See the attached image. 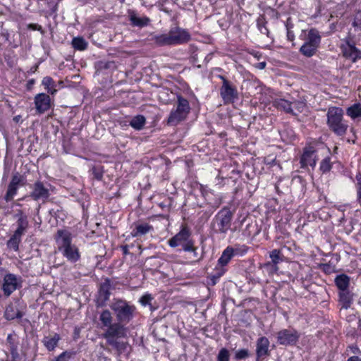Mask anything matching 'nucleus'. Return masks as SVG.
Instances as JSON below:
<instances>
[{
	"label": "nucleus",
	"instance_id": "e433bc0d",
	"mask_svg": "<svg viewBox=\"0 0 361 361\" xmlns=\"http://www.w3.org/2000/svg\"><path fill=\"white\" fill-rule=\"evenodd\" d=\"M270 258L273 264H277L278 263H279L282 260V255L281 254L280 250L276 249L273 250L270 252Z\"/></svg>",
	"mask_w": 361,
	"mask_h": 361
},
{
	"label": "nucleus",
	"instance_id": "79ce46f5",
	"mask_svg": "<svg viewBox=\"0 0 361 361\" xmlns=\"http://www.w3.org/2000/svg\"><path fill=\"white\" fill-rule=\"evenodd\" d=\"M183 250L185 252H195V247L192 240H188L183 244Z\"/></svg>",
	"mask_w": 361,
	"mask_h": 361
},
{
	"label": "nucleus",
	"instance_id": "c85d7f7f",
	"mask_svg": "<svg viewBox=\"0 0 361 361\" xmlns=\"http://www.w3.org/2000/svg\"><path fill=\"white\" fill-rule=\"evenodd\" d=\"M319 47H312L307 44H302L300 48V52L303 56L310 58L313 56L317 51Z\"/></svg>",
	"mask_w": 361,
	"mask_h": 361
},
{
	"label": "nucleus",
	"instance_id": "c03bdc74",
	"mask_svg": "<svg viewBox=\"0 0 361 361\" xmlns=\"http://www.w3.org/2000/svg\"><path fill=\"white\" fill-rule=\"evenodd\" d=\"M152 299L153 298L150 294H145L141 297V298L140 299V302L143 306H146L147 305H150V302L152 300Z\"/></svg>",
	"mask_w": 361,
	"mask_h": 361
},
{
	"label": "nucleus",
	"instance_id": "9d476101",
	"mask_svg": "<svg viewBox=\"0 0 361 361\" xmlns=\"http://www.w3.org/2000/svg\"><path fill=\"white\" fill-rule=\"evenodd\" d=\"M343 41L344 43L340 46L343 57L351 60L353 63H355L361 59V50L355 47L354 41L350 37L345 38Z\"/></svg>",
	"mask_w": 361,
	"mask_h": 361
},
{
	"label": "nucleus",
	"instance_id": "a878e982",
	"mask_svg": "<svg viewBox=\"0 0 361 361\" xmlns=\"http://www.w3.org/2000/svg\"><path fill=\"white\" fill-rule=\"evenodd\" d=\"M350 278L345 274H339L335 278V284L339 290L349 289Z\"/></svg>",
	"mask_w": 361,
	"mask_h": 361
},
{
	"label": "nucleus",
	"instance_id": "5701e85b",
	"mask_svg": "<svg viewBox=\"0 0 361 361\" xmlns=\"http://www.w3.org/2000/svg\"><path fill=\"white\" fill-rule=\"evenodd\" d=\"M61 337L59 334L54 333L53 334L44 336L42 342L47 350L52 351L58 345V343Z\"/></svg>",
	"mask_w": 361,
	"mask_h": 361
},
{
	"label": "nucleus",
	"instance_id": "6e6552de",
	"mask_svg": "<svg viewBox=\"0 0 361 361\" xmlns=\"http://www.w3.org/2000/svg\"><path fill=\"white\" fill-rule=\"evenodd\" d=\"M222 80V85L220 88V95L224 104H232L238 99V92L235 85L228 80L224 76L219 75Z\"/></svg>",
	"mask_w": 361,
	"mask_h": 361
},
{
	"label": "nucleus",
	"instance_id": "7ed1b4c3",
	"mask_svg": "<svg viewBox=\"0 0 361 361\" xmlns=\"http://www.w3.org/2000/svg\"><path fill=\"white\" fill-rule=\"evenodd\" d=\"M55 240L59 252L68 262L75 263L80 259L79 249L72 243V235L68 231L58 230Z\"/></svg>",
	"mask_w": 361,
	"mask_h": 361
},
{
	"label": "nucleus",
	"instance_id": "20e7f679",
	"mask_svg": "<svg viewBox=\"0 0 361 361\" xmlns=\"http://www.w3.org/2000/svg\"><path fill=\"white\" fill-rule=\"evenodd\" d=\"M327 125L331 130L338 136L344 135L348 129V124L343 120V111L339 107H330L327 114Z\"/></svg>",
	"mask_w": 361,
	"mask_h": 361
},
{
	"label": "nucleus",
	"instance_id": "6e6d98bb",
	"mask_svg": "<svg viewBox=\"0 0 361 361\" xmlns=\"http://www.w3.org/2000/svg\"><path fill=\"white\" fill-rule=\"evenodd\" d=\"M357 191V201L361 206V188L356 189Z\"/></svg>",
	"mask_w": 361,
	"mask_h": 361
},
{
	"label": "nucleus",
	"instance_id": "37998d69",
	"mask_svg": "<svg viewBox=\"0 0 361 361\" xmlns=\"http://www.w3.org/2000/svg\"><path fill=\"white\" fill-rule=\"evenodd\" d=\"M292 104H293V108L296 109L299 113L302 112L306 108V104L304 102L295 101L293 103H292Z\"/></svg>",
	"mask_w": 361,
	"mask_h": 361
},
{
	"label": "nucleus",
	"instance_id": "9b49d317",
	"mask_svg": "<svg viewBox=\"0 0 361 361\" xmlns=\"http://www.w3.org/2000/svg\"><path fill=\"white\" fill-rule=\"evenodd\" d=\"M25 183L26 179L24 176L18 172L13 173L4 197L5 200L7 202L11 201L17 194L19 187L24 186Z\"/></svg>",
	"mask_w": 361,
	"mask_h": 361
},
{
	"label": "nucleus",
	"instance_id": "8fccbe9b",
	"mask_svg": "<svg viewBox=\"0 0 361 361\" xmlns=\"http://www.w3.org/2000/svg\"><path fill=\"white\" fill-rule=\"evenodd\" d=\"M112 63V62L99 61L98 66L100 68L107 69L111 67Z\"/></svg>",
	"mask_w": 361,
	"mask_h": 361
},
{
	"label": "nucleus",
	"instance_id": "f3484780",
	"mask_svg": "<svg viewBox=\"0 0 361 361\" xmlns=\"http://www.w3.org/2000/svg\"><path fill=\"white\" fill-rule=\"evenodd\" d=\"M50 97L45 93L37 94L35 97V104L36 111L41 114L47 111L50 108Z\"/></svg>",
	"mask_w": 361,
	"mask_h": 361
},
{
	"label": "nucleus",
	"instance_id": "4be33fe9",
	"mask_svg": "<svg viewBox=\"0 0 361 361\" xmlns=\"http://www.w3.org/2000/svg\"><path fill=\"white\" fill-rule=\"evenodd\" d=\"M110 289L111 283L108 279L100 285L98 298V300L101 302L100 305H104L109 300L111 295Z\"/></svg>",
	"mask_w": 361,
	"mask_h": 361
},
{
	"label": "nucleus",
	"instance_id": "2f4dec72",
	"mask_svg": "<svg viewBox=\"0 0 361 361\" xmlns=\"http://www.w3.org/2000/svg\"><path fill=\"white\" fill-rule=\"evenodd\" d=\"M267 23V22L264 16H259L257 20V25L260 32L262 34L266 35L267 36H269V32L266 26Z\"/></svg>",
	"mask_w": 361,
	"mask_h": 361
},
{
	"label": "nucleus",
	"instance_id": "39448f33",
	"mask_svg": "<svg viewBox=\"0 0 361 361\" xmlns=\"http://www.w3.org/2000/svg\"><path fill=\"white\" fill-rule=\"evenodd\" d=\"M233 213L228 207H224L215 215L212 221L211 226L216 234L225 235L231 229Z\"/></svg>",
	"mask_w": 361,
	"mask_h": 361
},
{
	"label": "nucleus",
	"instance_id": "4c0bfd02",
	"mask_svg": "<svg viewBox=\"0 0 361 361\" xmlns=\"http://www.w3.org/2000/svg\"><path fill=\"white\" fill-rule=\"evenodd\" d=\"M230 360V353L229 351L225 348H221L217 355L218 361H229Z\"/></svg>",
	"mask_w": 361,
	"mask_h": 361
},
{
	"label": "nucleus",
	"instance_id": "09e8293b",
	"mask_svg": "<svg viewBox=\"0 0 361 361\" xmlns=\"http://www.w3.org/2000/svg\"><path fill=\"white\" fill-rule=\"evenodd\" d=\"M10 353H11V357H12L11 361H19L20 360V355L18 353V348L10 350Z\"/></svg>",
	"mask_w": 361,
	"mask_h": 361
},
{
	"label": "nucleus",
	"instance_id": "b1692460",
	"mask_svg": "<svg viewBox=\"0 0 361 361\" xmlns=\"http://www.w3.org/2000/svg\"><path fill=\"white\" fill-rule=\"evenodd\" d=\"M153 231V226L147 223L137 224L131 232L133 237H140Z\"/></svg>",
	"mask_w": 361,
	"mask_h": 361
},
{
	"label": "nucleus",
	"instance_id": "de8ad7c7",
	"mask_svg": "<svg viewBox=\"0 0 361 361\" xmlns=\"http://www.w3.org/2000/svg\"><path fill=\"white\" fill-rule=\"evenodd\" d=\"M27 229V228L17 226V228L13 235L21 239L22 235L25 233Z\"/></svg>",
	"mask_w": 361,
	"mask_h": 361
},
{
	"label": "nucleus",
	"instance_id": "e2e57ef3",
	"mask_svg": "<svg viewBox=\"0 0 361 361\" xmlns=\"http://www.w3.org/2000/svg\"><path fill=\"white\" fill-rule=\"evenodd\" d=\"M35 84V80L32 79L27 82V87L30 88Z\"/></svg>",
	"mask_w": 361,
	"mask_h": 361
},
{
	"label": "nucleus",
	"instance_id": "4468645a",
	"mask_svg": "<svg viewBox=\"0 0 361 361\" xmlns=\"http://www.w3.org/2000/svg\"><path fill=\"white\" fill-rule=\"evenodd\" d=\"M299 335L296 331L283 329L277 334V341L280 345H293L296 343Z\"/></svg>",
	"mask_w": 361,
	"mask_h": 361
},
{
	"label": "nucleus",
	"instance_id": "3c124183",
	"mask_svg": "<svg viewBox=\"0 0 361 361\" xmlns=\"http://www.w3.org/2000/svg\"><path fill=\"white\" fill-rule=\"evenodd\" d=\"M14 216L17 219H21V218L26 217L27 216L26 214H25L24 212L22 210L18 209V210L16 211V213L15 214Z\"/></svg>",
	"mask_w": 361,
	"mask_h": 361
},
{
	"label": "nucleus",
	"instance_id": "cd10ccee",
	"mask_svg": "<svg viewBox=\"0 0 361 361\" xmlns=\"http://www.w3.org/2000/svg\"><path fill=\"white\" fill-rule=\"evenodd\" d=\"M146 123V118L142 115L134 116L130 121V126L136 130H142Z\"/></svg>",
	"mask_w": 361,
	"mask_h": 361
},
{
	"label": "nucleus",
	"instance_id": "f704fd0d",
	"mask_svg": "<svg viewBox=\"0 0 361 361\" xmlns=\"http://www.w3.org/2000/svg\"><path fill=\"white\" fill-rule=\"evenodd\" d=\"M21 241V239L20 238H18L15 235H12L10 239L7 242V246L9 248H11L14 250L15 251L18 250L19 249V244Z\"/></svg>",
	"mask_w": 361,
	"mask_h": 361
},
{
	"label": "nucleus",
	"instance_id": "1a4fd4ad",
	"mask_svg": "<svg viewBox=\"0 0 361 361\" xmlns=\"http://www.w3.org/2000/svg\"><path fill=\"white\" fill-rule=\"evenodd\" d=\"M22 279L20 276L7 273L4 276L1 289L5 298H8L15 290L21 287Z\"/></svg>",
	"mask_w": 361,
	"mask_h": 361
},
{
	"label": "nucleus",
	"instance_id": "393cba45",
	"mask_svg": "<svg viewBox=\"0 0 361 361\" xmlns=\"http://www.w3.org/2000/svg\"><path fill=\"white\" fill-rule=\"evenodd\" d=\"M339 301L342 303V308L348 309L350 307L353 294L349 289L339 290L338 292Z\"/></svg>",
	"mask_w": 361,
	"mask_h": 361
},
{
	"label": "nucleus",
	"instance_id": "052dcab7",
	"mask_svg": "<svg viewBox=\"0 0 361 361\" xmlns=\"http://www.w3.org/2000/svg\"><path fill=\"white\" fill-rule=\"evenodd\" d=\"M216 274V270L215 271V273L214 274V275H212V279H211L212 285L216 284V281L219 279L214 277Z\"/></svg>",
	"mask_w": 361,
	"mask_h": 361
},
{
	"label": "nucleus",
	"instance_id": "f257e3e1",
	"mask_svg": "<svg viewBox=\"0 0 361 361\" xmlns=\"http://www.w3.org/2000/svg\"><path fill=\"white\" fill-rule=\"evenodd\" d=\"M99 320L106 331L102 334V337L106 339V343L112 346L118 355L126 352L128 344L126 342L118 341L119 338L126 336L127 329L123 324L118 322L112 324L113 317L109 310H103L99 316Z\"/></svg>",
	"mask_w": 361,
	"mask_h": 361
},
{
	"label": "nucleus",
	"instance_id": "c9c22d12",
	"mask_svg": "<svg viewBox=\"0 0 361 361\" xmlns=\"http://www.w3.org/2000/svg\"><path fill=\"white\" fill-rule=\"evenodd\" d=\"M16 310L12 304L8 305L4 312V317L7 320H13L16 314Z\"/></svg>",
	"mask_w": 361,
	"mask_h": 361
},
{
	"label": "nucleus",
	"instance_id": "0e129e2a",
	"mask_svg": "<svg viewBox=\"0 0 361 361\" xmlns=\"http://www.w3.org/2000/svg\"><path fill=\"white\" fill-rule=\"evenodd\" d=\"M266 66V63L265 62H262V63H259V67L260 68H264Z\"/></svg>",
	"mask_w": 361,
	"mask_h": 361
},
{
	"label": "nucleus",
	"instance_id": "bf43d9fd",
	"mask_svg": "<svg viewBox=\"0 0 361 361\" xmlns=\"http://www.w3.org/2000/svg\"><path fill=\"white\" fill-rule=\"evenodd\" d=\"M347 361H361V359L357 356H351Z\"/></svg>",
	"mask_w": 361,
	"mask_h": 361
},
{
	"label": "nucleus",
	"instance_id": "7c9ffc66",
	"mask_svg": "<svg viewBox=\"0 0 361 361\" xmlns=\"http://www.w3.org/2000/svg\"><path fill=\"white\" fill-rule=\"evenodd\" d=\"M347 114L353 119L361 116V104L357 103L347 109Z\"/></svg>",
	"mask_w": 361,
	"mask_h": 361
},
{
	"label": "nucleus",
	"instance_id": "a211bd4d",
	"mask_svg": "<svg viewBox=\"0 0 361 361\" xmlns=\"http://www.w3.org/2000/svg\"><path fill=\"white\" fill-rule=\"evenodd\" d=\"M315 152L312 147L305 148L300 157V164L302 168L307 166L314 167L316 165Z\"/></svg>",
	"mask_w": 361,
	"mask_h": 361
},
{
	"label": "nucleus",
	"instance_id": "4d7b16f0",
	"mask_svg": "<svg viewBox=\"0 0 361 361\" xmlns=\"http://www.w3.org/2000/svg\"><path fill=\"white\" fill-rule=\"evenodd\" d=\"M23 317V312L17 310L16 311V314H15V316H14V319H21L22 317Z\"/></svg>",
	"mask_w": 361,
	"mask_h": 361
},
{
	"label": "nucleus",
	"instance_id": "680f3d73",
	"mask_svg": "<svg viewBox=\"0 0 361 361\" xmlns=\"http://www.w3.org/2000/svg\"><path fill=\"white\" fill-rule=\"evenodd\" d=\"M13 121L16 123H18L21 120V116L18 115L13 117Z\"/></svg>",
	"mask_w": 361,
	"mask_h": 361
},
{
	"label": "nucleus",
	"instance_id": "a19ab883",
	"mask_svg": "<svg viewBox=\"0 0 361 361\" xmlns=\"http://www.w3.org/2000/svg\"><path fill=\"white\" fill-rule=\"evenodd\" d=\"M92 173L94 176V178L98 180H102L103 177V171L101 169V167L99 166H94L92 169Z\"/></svg>",
	"mask_w": 361,
	"mask_h": 361
},
{
	"label": "nucleus",
	"instance_id": "5fc2aeb1",
	"mask_svg": "<svg viewBox=\"0 0 361 361\" xmlns=\"http://www.w3.org/2000/svg\"><path fill=\"white\" fill-rule=\"evenodd\" d=\"M28 27L33 30H42V26L38 24H30L28 25Z\"/></svg>",
	"mask_w": 361,
	"mask_h": 361
},
{
	"label": "nucleus",
	"instance_id": "774afa93",
	"mask_svg": "<svg viewBox=\"0 0 361 361\" xmlns=\"http://www.w3.org/2000/svg\"><path fill=\"white\" fill-rule=\"evenodd\" d=\"M264 359H258L257 357H256V361H263Z\"/></svg>",
	"mask_w": 361,
	"mask_h": 361
},
{
	"label": "nucleus",
	"instance_id": "69168bd1",
	"mask_svg": "<svg viewBox=\"0 0 361 361\" xmlns=\"http://www.w3.org/2000/svg\"><path fill=\"white\" fill-rule=\"evenodd\" d=\"M195 257H197V248L195 247V252H192Z\"/></svg>",
	"mask_w": 361,
	"mask_h": 361
},
{
	"label": "nucleus",
	"instance_id": "6ab92c4d",
	"mask_svg": "<svg viewBox=\"0 0 361 361\" xmlns=\"http://www.w3.org/2000/svg\"><path fill=\"white\" fill-rule=\"evenodd\" d=\"M190 235V233L189 229L184 226L176 235L169 240V245L172 247H176L188 241Z\"/></svg>",
	"mask_w": 361,
	"mask_h": 361
},
{
	"label": "nucleus",
	"instance_id": "412c9836",
	"mask_svg": "<svg viewBox=\"0 0 361 361\" xmlns=\"http://www.w3.org/2000/svg\"><path fill=\"white\" fill-rule=\"evenodd\" d=\"M274 106L279 110H283L287 114H290L293 116H298V113L294 111L292 106V103L284 99H277L273 102Z\"/></svg>",
	"mask_w": 361,
	"mask_h": 361
},
{
	"label": "nucleus",
	"instance_id": "ea45409f",
	"mask_svg": "<svg viewBox=\"0 0 361 361\" xmlns=\"http://www.w3.org/2000/svg\"><path fill=\"white\" fill-rule=\"evenodd\" d=\"M250 356V352L247 349H240L235 352V359L240 360L246 359Z\"/></svg>",
	"mask_w": 361,
	"mask_h": 361
},
{
	"label": "nucleus",
	"instance_id": "dca6fc26",
	"mask_svg": "<svg viewBox=\"0 0 361 361\" xmlns=\"http://www.w3.org/2000/svg\"><path fill=\"white\" fill-rule=\"evenodd\" d=\"M128 18L132 26L140 28L147 26L151 22L149 18L145 16H140L134 10H128Z\"/></svg>",
	"mask_w": 361,
	"mask_h": 361
},
{
	"label": "nucleus",
	"instance_id": "473e14b6",
	"mask_svg": "<svg viewBox=\"0 0 361 361\" xmlns=\"http://www.w3.org/2000/svg\"><path fill=\"white\" fill-rule=\"evenodd\" d=\"M285 26L287 31V39L289 41L293 42L295 39V35L293 30L294 27V24L293 23L291 18H288L285 23Z\"/></svg>",
	"mask_w": 361,
	"mask_h": 361
},
{
	"label": "nucleus",
	"instance_id": "338daca9",
	"mask_svg": "<svg viewBox=\"0 0 361 361\" xmlns=\"http://www.w3.org/2000/svg\"><path fill=\"white\" fill-rule=\"evenodd\" d=\"M3 296H4V294L0 293V302L1 301V300L3 298Z\"/></svg>",
	"mask_w": 361,
	"mask_h": 361
},
{
	"label": "nucleus",
	"instance_id": "603ef678",
	"mask_svg": "<svg viewBox=\"0 0 361 361\" xmlns=\"http://www.w3.org/2000/svg\"><path fill=\"white\" fill-rule=\"evenodd\" d=\"M356 180H357V183L355 184L356 189L361 188V172L358 173L356 175Z\"/></svg>",
	"mask_w": 361,
	"mask_h": 361
},
{
	"label": "nucleus",
	"instance_id": "0eeeda50",
	"mask_svg": "<svg viewBox=\"0 0 361 361\" xmlns=\"http://www.w3.org/2000/svg\"><path fill=\"white\" fill-rule=\"evenodd\" d=\"M190 111L189 102L182 96H178L176 106L171 110L167 119V124L169 126L178 125L187 118Z\"/></svg>",
	"mask_w": 361,
	"mask_h": 361
},
{
	"label": "nucleus",
	"instance_id": "49530a36",
	"mask_svg": "<svg viewBox=\"0 0 361 361\" xmlns=\"http://www.w3.org/2000/svg\"><path fill=\"white\" fill-rule=\"evenodd\" d=\"M17 226L28 228L29 222L27 219V216L17 219Z\"/></svg>",
	"mask_w": 361,
	"mask_h": 361
},
{
	"label": "nucleus",
	"instance_id": "c756f323",
	"mask_svg": "<svg viewBox=\"0 0 361 361\" xmlns=\"http://www.w3.org/2000/svg\"><path fill=\"white\" fill-rule=\"evenodd\" d=\"M72 46L77 50L83 51L87 49V42L83 37H76L72 39Z\"/></svg>",
	"mask_w": 361,
	"mask_h": 361
},
{
	"label": "nucleus",
	"instance_id": "2eb2a0df",
	"mask_svg": "<svg viewBox=\"0 0 361 361\" xmlns=\"http://www.w3.org/2000/svg\"><path fill=\"white\" fill-rule=\"evenodd\" d=\"M269 341L265 336L259 337L256 343V357L258 359H265L270 355Z\"/></svg>",
	"mask_w": 361,
	"mask_h": 361
},
{
	"label": "nucleus",
	"instance_id": "aec40b11",
	"mask_svg": "<svg viewBox=\"0 0 361 361\" xmlns=\"http://www.w3.org/2000/svg\"><path fill=\"white\" fill-rule=\"evenodd\" d=\"M321 35L318 30L314 28H312L308 31L305 42L303 44H307L312 47H319L321 43Z\"/></svg>",
	"mask_w": 361,
	"mask_h": 361
},
{
	"label": "nucleus",
	"instance_id": "423d86ee",
	"mask_svg": "<svg viewBox=\"0 0 361 361\" xmlns=\"http://www.w3.org/2000/svg\"><path fill=\"white\" fill-rule=\"evenodd\" d=\"M110 307L116 314L118 322L121 324L128 323L133 318L135 311V307L133 305L119 298H114Z\"/></svg>",
	"mask_w": 361,
	"mask_h": 361
},
{
	"label": "nucleus",
	"instance_id": "72a5a7b5",
	"mask_svg": "<svg viewBox=\"0 0 361 361\" xmlns=\"http://www.w3.org/2000/svg\"><path fill=\"white\" fill-rule=\"evenodd\" d=\"M6 343L9 350L18 348L19 342L18 338H16V336L12 334H10L7 336Z\"/></svg>",
	"mask_w": 361,
	"mask_h": 361
},
{
	"label": "nucleus",
	"instance_id": "a18cd8bd",
	"mask_svg": "<svg viewBox=\"0 0 361 361\" xmlns=\"http://www.w3.org/2000/svg\"><path fill=\"white\" fill-rule=\"evenodd\" d=\"M71 356V353L67 351L63 352L60 354L56 358L55 361H68Z\"/></svg>",
	"mask_w": 361,
	"mask_h": 361
},
{
	"label": "nucleus",
	"instance_id": "ddd939ff",
	"mask_svg": "<svg viewBox=\"0 0 361 361\" xmlns=\"http://www.w3.org/2000/svg\"><path fill=\"white\" fill-rule=\"evenodd\" d=\"M234 255V250L231 247H227L223 252L221 256L218 259L216 267V274L214 276L219 279L226 271L225 267L228 264Z\"/></svg>",
	"mask_w": 361,
	"mask_h": 361
},
{
	"label": "nucleus",
	"instance_id": "bb28decb",
	"mask_svg": "<svg viewBox=\"0 0 361 361\" xmlns=\"http://www.w3.org/2000/svg\"><path fill=\"white\" fill-rule=\"evenodd\" d=\"M42 85L44 86V89L48 93L54 95L57 92L56 85L52 78L46 76L42 81Z\"/></svg>",
	"mask_w": 361,
	"mask_h": 361
},
{
	"label": "nucleus",
	"instance_id": "13d9d810",
	"mask_svg": "<svg viewBox=\"0 0 361 361\" xmlns=\"http://www.w3.org/2000/svg\"><path fill=\"white\" fill-rule=\"evenodd\" d=\"M121 249H122L123 255H127L129 254L128 245H125L121 246Z\"/></svg>",
	"mask_w": 361,
	"mask_h": 361
},
{
	"label": "nucleus",
	"instance_id": "f8f14e48",
	"mask_svg": "<svg viewBox=\"0 0 361 361\" xmlns=\"http://www.w3.org/2000/svg\"><path fill=\"white\" fill-rule=\"evenodd\" d=\"M30 188L32 189V191L30 192L29 197L35 201H42L44 203L50 196L49 188L42 181H36L30 186Z\"/></svg>",
	"mask_w": 361,
	"mask_h": 361
},
{
	"label": "nucleus",
	"instance_id": "864d4df0",
	"mask_svg": "<svg viewBox=\"0 0 361 361\" xmlns=\"http://www.w3.org/2000/svg\"><path fill=\"white\" fill-rule=\"evenodd\" d=\"M349 348H350L351 352L353 354H359L361 353L360 348L357 345H351V346H349Z\"/></svg>",
	"mask_w": 361,
	"mask_h": 361
},
{
	"label": "nucleus",
	"instance_id": "58836bf2",
	"mask_svg": "<svg viewBox=\"0 0 361 361\" xmlns=\"http://www.w3.org/2000/svg\"><path fill=\"white\" fill-rule=\"evenodd\" d=\"M331 169V164L330 161V158L326 157L324 159H323L320 164V170L323 173L329 172Z\"/></svg>",
	"mask_w": 361,
	"mask_h": 361
},
{
	"label": "nucleus",
	"instance_id": "f03ea898",
	"mask_svg": "<svg viewBox=\"0 0 361 361\" xmlns=\"http://www.w3.org/2000/svg\"><path fill=\"white\" fill-rule=\"evenodd\" d=\"M190 39V33L180 27H172L168 33L151 35V40L158 47L176 46L187 43Z\"/></svg>",
	"mask_w": 361,
	"mask_h": 361
}]
</instances>
